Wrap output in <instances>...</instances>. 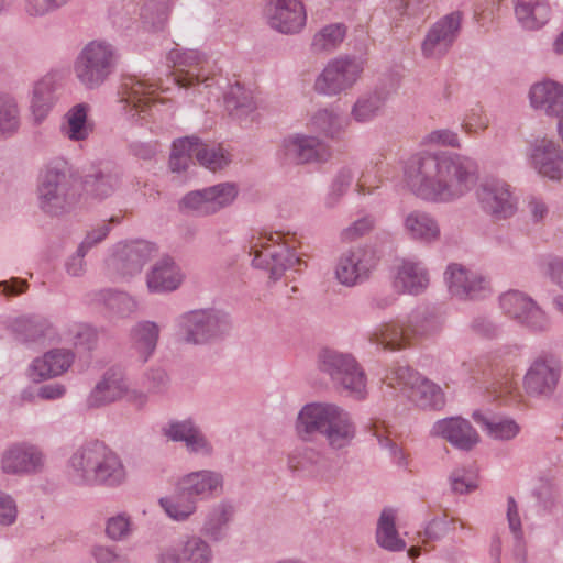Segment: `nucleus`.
Here are the masks:
<instances>
[{"label": "nucleus", "instance_id": "338daca9", "mask_svg": "<svg viewBox=\"0 0 563 563\" xmlns=\"http://www.w3.org/2000/svg\"><path fill=\"white\" fill-rule=\"evenodd\" d=\"M488 126V119L482 114L481 108H473L466 114L462 128L466 133L476 132L477 129L484 130Z\"/></svg>", "mask_w": 563, "mask_h": 563}, {"label": "nucleus", "instance_id": "cd10ccee", "mask_svg": "<svg viewBox=\"0 0 563 563\" xmlns=\"http://www.w3.org/2000/svg\"><path fill=\"white\" fill-rule=\"evenodd\" d=\"M157 87V84H150L134 76L123 77L119 95L121 102L125 103L124 109L134 111L132 117L146 113L151 109V103L154 102L152 95Z\"/></svg>", "mask_w": 563, "mask_h": 563}, {"label": "nucleus", "instance_id": "2f4dec72", "mask_svg": "<svg viewBox=\"0 0 563 563\" xmlns=\"http://www.w3.org/2000/svg\"><path fill=\"white\" fill-rule=\"evenodd\" d=\"M531 106L543 111L547 115L560 118L563 115V86L547 80L536 84L530 89Z\"/></svg>", "mask_w": 563, "mask_h": 563}, {"label": "nucleus", "instance_id": "680f3d73", "mask_svg": "<svg viewBox=\"0 0 563 563\" xmlns=\"http://www.w3.org/2000/svg\"><path fill=\"white\" fill-rule=\"evenodd\" d=\"M144 385L148 393L163 395L168 390L169 377L162 368H153L146 373Z\"/></svg>", "mask_w": 563, "mask_h": 563}, {"label": "nucleus", "instance_id": "6e6d98bb", "mask_svg": "<svg viewBox=\"0 0 563 563\" xmlns=\"http://www.w3.org/2000/svg\"><path fill=\"white\" fill-rule=\"evenodd\" d=\"M453 493H470L481 488L478 477L468 471L456 470L450 476Z\"/></svg>", "mask_w": 563, "mask_h": 563}, {"label": "nucleus", "instance_id": "a878e982", "mask_svg": "<svg viewBox=\"0 0 563 563\" xmlns=\"http://www.w3.org/2000/svg\"><path fill=\"white\" fill-rule=\"evenodd\" d=\"M531 164L542 176L553 180L563 178V151L552 140H536L531 147Z\"/></svg>", "mask_w": 563, "mask_h": 563}, {"label": "nucleus", "instance_id": "de8ad7c7", "mask_svg": "<svg viewBox=\"0 0 563 563\" xmlns=\"http://www.w3.org/2000/svg\"><path fill=\"white\" fill-rule=\"evenodd\" d=\"M100 298L111 312L121 318L130 317L137 308L134 298L124 291L112 289L102 290Z\"/></svg>", "mask_w": 563, "mask_h": 563}, {"label": "nucleus", "instance_id": "39448f33", "mask_svg": "<svg viewBox=\"0 0 563 563\" xmlns=\"http://www.w3.org/2000/svg\"><path fill=\"white\" fill-rule=\"evenodd\" d=\"M120 59L118 49L104 41H91L84 46L74 63V73L86 89L101 87L115 71Z\"/></svg>", "mask_w": 563, "mask_h": 563}, {"label": "nucleus", "instance_id": "9b49d317", "mask_svg": "<svg viewBox=\"0 0 563 563\" xmlns=\"http://www.w3.org/2000/svg\"><path fill=\"white\" fill-rule=\"evenodd\" d=\"M233 183H221L187 192L179 201V210L196 217H208L229 207L238 197Z\"/></svg>", "mask_w": 563, "mask_h": 563}, {"label": "nucleus", "instance_id": "c9c22d12", "mask_svg": "<svg viewBox=\"0 0 563 563\" xmlns=\"http://www.w3.org/2000/svg\"><path fill=\"white\" fill-rule=\"evenodd\" d=\"M397 518L398 510L393 507H386L380 512L376 528L375 537L377 544L391 552L404 551L407 545L396 529Z\"/></svg>", "mask_w": 563, "mask_h": 563}, {"label": "nucleus", "instance_id": "0eeeda50", "mask_svg": "<svg viewBox=\"0 0 563 563\" xmlns=\"http://www.w3.org/2000/svg\"><path fill=\"white\" fill-rule=\"evenodd\" d=\"M180 339L187 344L205 345L222 340L232 329L230 316L218 309H196L177 318Z\"/></svg>", "mask_w": 563, "mask_h": 563}, {"label": "nucleus", "instance_id": "052dcab7", "mask_svg": "<svg viewBox=\"0 0 563 563\" xmlns=\"http://www.w3.org/2000/svg\"><path fill=\"white\" fill-rule=\"evenodd\" d=\"M195 427L191 420L170 421L162 428V433L174 442H185Z\"/></svg>", "mask_w": 563, "mask_h": 563}, {"label": "nucleus", "instance_id": "a211bd4d", "mask_svg": "<svg viewBox=\"0 0 563 563\" xmlns=\"http://www.w3.org/2000/svg\"><path fill=\"white\" fill-rule=\"evenodd\" d=\"M45 454L30 443H15L9 446L1 455V470L12 475H36L44 471Z\"/></svg>", "mask_w": 563, "mask_h": 563}, {"label": "nucleus", "instance_id": "1a4fd4ad", "mask_svg": "<svg viewBox=\"0 0 563 563\" xmlns=\"http://www.w3.org/2000/svg\"><path fill=\"white\" fill-rule=\"evenodd\" d=\"M318 367L330 377L335 389L357 399L364 398L365 374L352 354L322 349L318 354Z\"/></svg>", "mask_w": 563, "mask_h": 563}, {"label": "nucleus", "instance_id": "7c9ffc66", "mask_svg": "<svg viewBox=\"0 0 563 563\" xmlns=\"http://www.w3.org/2000/svg\"><path fill=\"white\" fill-rule=\"evenodd\" d=\"M429 284V276L421 262L404 260L397 268L393 287L397 292L418 295Z\"/></svg>", "mask_w": 563, "mask_h": 563}, {"label": "nucleus", "instance_id": "603ef678", "mask_svg": "<svg viewBox=\"0 0 563 563\" xmlns=\"http://www.w3.org/2000/svg\"><path fill=\"white\" fill-rule=\"evenodd\" d=\"M192 136H185L174 141L169 156V168L174 173H180L188 168L195 158Z\"/></svg>", "mask_w": 563, "mask_h": 563}, {"label": "nucleus", "instance_id": "6e6552de", "mask_svg": "<svg viewBox=\"0 0 563 563\" xmlns=\"http://www.w3.org/2000/svg\"><path fill=\"white\" fill-rule=\"evenodd\" d=\"M384 382L388 387L399 389L415 406L421 409L439 410L445 405L441 387L408 365H397L390 368Z\"/></svg>", "mask_w": 563, "mask_h": 563}, {"label": "nucleus", "instance_id": "37998d69", "mask_svg": "<svg viewBox=\"0 0 563 563\" xmlns=\"http://www.w3.org/2000/svg\"><path fill=\"white\" fill-rule=\"evenodd\" d=\"M224 107L229 115L235 119H242L252 113L256 104L252 91L240 82H236L225 92Z\"/></svg>", "mask_w": 563, "mask_h": 563}, {"label": "nucleus", "instance_id": "6ab92c4d", "mask_svg": "<svg viewBox=\"0 0 563 563\" xmlns=\"http://www.w3.org/2000/svg\"><path fill=\"white\" fill-rule=\"evenodd\" d=\"M155 251V244L143 240L119 244L108 260V267L122 277H132L141 273Z\"/></svg>", "mask_w": 563, "mask_h": 563}, {"label": "nucleus", "instance_id": "13d9d810", "mask_svg": "<svg viewBox=\"0 0 563 563\" xmlns=\"http://www.w3.org/2000/svg\"><path fill=\"white\" fill-rule=\"evenodd\" d=\"M167 7L164 3L148 1L141 9V16L145 22L158 30L162 29L167 20Z\"/></svg>", "mask_w": 563, "mask_h": 563}, {"label": "nucleus", "instance_id": "bb28decb", "mask_svg": "<svg viewBox=\"0 0 563 563\" xmlns=\"http://www.w3.org/2000/svg\"><path fill=\"white\" fill-rule=\"evenodd\" d=\"M184 274L174 258L165 256L146 273V286L151 294H166L179 288Z\"/></svg>", "mask_w": 563, "mask_h": 563}, {"label": "nucleus", "instance_id": "69168bd1", "mask_svg": "<svg viewBox=\"0 0 563 563\" xmlns=\"http://www.w3.org/2000/svg\"><path fill=\"white\" fill-rule=\"evenodd\" d=\"M427 141L431 144L460 147L459 136L449 129L434 130L428 134Z\"/></svg>", "mask_w": 563, "mask_h": 563}, {"label": "nucleus", "instance_id": "f03ea898", "mask_svg": "<svg viewBox=\"0 0 563 563\" xmlns=\"http://www.w3.org/2000/svg\"><path fill=\"white\" fill-rule=\"evenodd\" d=\"M71 478L88 486L115 488L125 483L126 468L120 455L100 440L76 448L67 461Z\"/></svg>", "mask_w": 563, "mask_h": 563}, {"label": "nucleus", "instance_id": "ea45409f", "mask_svg": "<svg viewBox=\"0 0 563 563\" xmlns=\"http://www.w3.org/2000/svg\"><path fill=\"white\" fill-rule=\"evenodd\" d=\"M161 329L154 321H140L131 329V341L143 362L155 352Z\"/></svg>", "mask_w": 563, "mask_h": 563}, {"label": "nucleus", "instance_id": "4d7b16f0", "mask_svg": "<svg viewBox=\"0 0 563 563\" xmlns=\"http://www.w3.org/2000/svg\"><path fill=\"white\" fill-rule=\"evenodd\" d=\"M70 0H25L24 10L30 16H45L65 7Z\"/></svg>", "mask_w": 563, "mask_h": 563}, {"label": "nucleus", "instance_id": "b1692460", "mask_svg": "<svg viewBox=\"0 0 563 563\" xmlns=\"http://www.w3.org/2000/svg\"><path fill=\"white\" fill-rule=\"evenodd\" d=\"M324 151V144L318 137L292 134L284 139L279 155L285 163L301 165L321 161Z\"/></svg>", "mask_w": 563, "mask_h": 563}, {"label": "nucleus", "instance_id": "a18cd8bd", "mask_svg": "<svg viewBox=\"0 0 563 563\" xmlns=\"http://www.w3.org/2000/svg\"><path fill=\"white\" fill-rule=\"evenodd\" d=\"M54 91L55 87L52 78H43L34 86L31 109L37 123L48 114L55 100Z\"/></svg>", "mask_w": 563, "mask_h": 563}, {"label": "nucleus", "instance_id": "bf43d9fd", "mask_svg": "<svg viewBox=\"0 0 563 563\" xmlns=\"http://www.w3.org/2000/svg\"><path fill=\"white\" fill-rule=\"evenodd\" d=\"M71 341L75 346L91 350L97 342V332L88 324L79 323L69 329Z\"/></svg>", "mask_w": 563, "mask_h": 563}, {"label": "nucleus", "instance_id": "e433bc0d", "mask_svg": "<svg viewBox=\"0 0 563 563\" xmlns=\"http://www.w3.org/2000/svg\"><path fill=\"white\" fill-rule=\"evenodd\" d=\"M515 15L523 29L538 30L550 19L551 8L548 0H512Z\"/></svg>", "mask_w": 563, "mask_h": 563}, {"label": "nucleus", "instance_id": "9d476101", "mask_svg": "<svg viewBox=\"0 0 563 563\" xmlns=\"http://www.w3.org/2000/svg\"><path fill=\"white\" fill-rule=\"evenodd\" d=\"M280 232L260 235L251 245L254 253L252 265L269 272V277L279 279L287 269L300 271L303 261L283 241Z\"/></svg>", "mask_w": 563, "mask_h": 563}, {"label": "nucleus", "instance_id": "72a5a7b5", "mask_svg": "<svg viewBox=\"0 0 563 563\" xmlns=\"http://www.w3.org/2000/svg\"><path fill=\"white\" fill-rule=\"evenodd\" d=\"M519 347H507L495 354L488 362V373L496 382L493 383V394L496 398L503 397L511 390V363L518 356Z\"/></svg>", "mask_w": 563, "mask_h": 563}, {"label": "nucleus", "instance_id": "4be33fe9", "mask_svg": "<svg viewBox=\"0 0 563 563\" xmlns=\"http://www.w3.org/2000/svg\"><path fill=\"white\" fill-rule=\"evenodd\" d=\"M445 279L451 295L462 300L484 298L489 291L488 283L483 276L459 264L448 267Z\"/></svg>", "mask_w": 563, "mask_h": 563}, {"label": "nucleus", "instance_id": "393cba45", "mask_svg": "<svg viewBox=\"0 0 563 563\" xmlns=\"http://www.w3.org/2000/svg\"><path fill=\"white\" fill-rule=\"evenodd\" d=\"M432 433L445 439L455 449L471 451L479 442V434L471 422L461 417H450L437 421Z\"/></svg>", "mask_w": 563, "mask_h": 563}, {"label": "nucleus", "instance_id": "dca6fc26", "mask_svg": "<svg viewBox=\"0 0 563 563\" xmlns=\"http://www.w3.org/2000/svg\"><path fill=\"white\" fill-rule=\"evenodd\" d=\"M379 255L372 246L354 247L339 257L335 276L345 286H354L367 277L379 261Z\"/></svg>", "mask_w": 563, "mask_h": 563}, {"label": "nucleus", "instance_id": "412c9836", "mask_svg": "<svg viewBox=\"0 0 563 563\" xmlns=\"http://www.w3.org/2000/svg\"><path fill=\"white\" fill-rule=\"evenodd\" d=\"M477 197L483 210L497 220L510 218L516 212L509 186L503 180L484 181L477 190Z\"/></svg>", "mask_w": 563, "mask_h": 563}, {"label": "nucleus", "instance_id": "8fccbe9b", "mask_svg": "<svg viewBox=\"0 0 563 563\" xmlns=\"http://www.w3.org/2000/svg\"><path fill=\"white\" fill-rule=\"evenodd\" d=\"M311 126L325 136L335 137L343 131L345 120L333 110L321 109L311 118Z\"/></svg>", "mask_w": 563, "mask_h": 563}, {"label": "nucleus", "instance_id": "4c0bfd02", "mask_svg": "<svg viewBox=\"0 0 563 563\" xmlns=\"http://www.w3.org/2000/svg\"><path fill=\"white\" fill-rule=\"evenodd\" d=\"M212 553L207 542L198 537H190L184 543L179 555L165 552L158 563H210Z\"/></svg>", "mask_w": 563, "mask_h": 563}, {"label": "nucleus", "instance_id": "774afa93", "mask_svg": "<svg viewBox=\"0 0 563 563\" xmlns=\"http://www.w3.org/2000/svg\"><path fill=\"white\" fill-rule=\"evenodd\" d=\"M374 435L377 438V441L382 448H386L389 450L390 456L398 466L407 465V460L404 452L401 451L400 448H398V445L394 441H391L378 429H375Z\"/></svg>", "mask_w": 563, "mask_h": 563}, {"label": "nucleus", "instance_id": "7ed1b4c3", "mask_svg": "<svg viewBox=\"0 0 563 563\" xmlns=\"http://www.w3.org/2000/svg\"><path fill=\"white\" fill-rule=\"evenodd\" d=\"M296 430L306 441L311 440L314 434H321L335 450L347 446L356 433L350 413L332 402L305 405L298 413Z\"/></svg>", "mask_w": 563, "mask_h": 563}, {"label": "nucleus", "instance_id": "c756f323", "mask_svg": "<svg viewBox=\"0 0 563 563\" xmlns=\"http://www.w3.org/2000/svg\"><path fill=\"white\" fill-rule=\"evenodd\" d=\"M75 355L70 350L53 349L36 357L29 367V377L42 382L65 373L73 364Z\"/></svg>", "mask_w": 563, "mask_h": 563}, {"label": "nucleus", "instance_id": "f257e3e1", "mask_svg": "<svg viewBox=\"0 0 563 563\" xmlns=\"http://www.w3.org/2000/svg\"><path fill=\"white\" fill-rule=\"evenodd\" d=\"M405 181L419 198L450 202L468 192L477 180V164L470 157L449 152H423L405 166Z\"/></svg>", "mask_w": 563, "mask_h": 563}, {"label": "nucleus", "instance_id": "c85d7f7f", "mask_svg": "<svg viewBox=\"0 0 563 563\" xmlns=\"http://www.w3.org/2000/svg\"><path fill=\"white\" fill-rule=\"evenodd\" d=\"M13 331L18 339L24 343L45 344L58 338L53 322L43 316L32 314L18 318L13 323Z\"/></svg>", "mask_w": 563, "mask_h": 563}, {"label": "nucleus", "instance_id": "0e129e2a", "mask_svg": "<svg viewBox=\"0 0 563 563\" xmlns=\"http://www.w3.org/2000/svg\"><path fill=\"white\" fill-rule=\"evenodd\" d=\"M374 225V218L371 216H366L354 221L351 225L345 228L342 231L341 236L344 241H353L371 232Z\"/></svg>", "mask_w": 563, "mask_h": 563}, {"label": "nucleus", "instance_id": "473e14b6", "mask_svg": "<svg viewBox=\"0 0 563 563\" xmlns=\"http://www.w3.org/2000/svg\"><path fill=\"white\" fill-rule=\"evenodd\" d=\"M404 230L413 241L431 244L440 239V225L437 219L421 210H412L404 217Z\"/></svg>", "mask_w": 563, "mask_h": 563}, {"label": "nucleus", "instance_id": "f8f14e48", "mask_svg": "<svg viewBox=\"0 0 563 563\" xmlns=\"http://www.w3.org/2000/svg\"><path fill=\"white\" fill-rule=\"evenodd\" d=\"M363 70L364 63L360 57L340 56L330 60L323 71L317 77L314 89L321 95H339L352 88Z\"/></svg>", "mask_w": 563, "mask_h": 563}, {"label": "nucleus", "instance_id": "5701e85b", "mask_svg": "<svg viewBox=\"0 0 563 563\" xmlns=\"http://www.w3.org/2000/svg\"><path fill=\"white\" fill-rule=\"evenodd\" d=\"M122 176L121 166L112 162H104L90 168L84 176L82 187L88 196L102 200L119 188Z\"/></svg>", "mask_w": 563, "mask_h": 563}, {"label": "nucleus", "instance_id": "e2e57ef3", "mask_svg": "<svg viewBox=\"0 0 563 563\" xmlns=\"http://www.w3.org/2000/svg\"><path fill=\"white\" fill-rule=\"evenodd\" d=\"M184 443L191 453L211 455L213 452L211 443L197 426L192 429V433L189 434Z\"/></svg>", "mask_w": 563, "mask_h": 563}, {"label": "nucleus", "instance_id": "864d4df0", "mask_svg": "<svg viewBox=\"0 0 563 563\" xmlns=\"http://www.w3.org/2000/svg\"><path fill=\"white\" fill-rule=\"evenodd\" d=\"M19 126V109L15 101L7 95H0V136L12 135Z\"/></svg>", "mask_w": 563, "mask_h": 563}, {"label": "nucleus", "instance_id": "3c124183", "mask_svg": "<svg viewBox=\"0 0 563 563\" xmlns=\"http://www.w3.org/2000/svg\"><path fill=\"white\" fill-rule=\"evenodd\" d=\"M159 503L167 516L174 520H184L196 509L191 495H165Z\"/></svg>", "mask_w": 563, "mask_h": 563}, {"label": "nucleus", "instance_id": "423d86ee", "mask_svg": "<svg viewBox=\"0 0 563 563\" xmlns=\"http://www.w3.org/2000/svg\"><path fill=\"white\" fill-rule=\"evenodd\" d=\"M442 327L439 316L428 310L410 314L407 324L387 322L378 325L369 333V341L388 350H400L412 340L437 333Z\"/></svg>", "mask_w": 563, "mask_h": 563}, {"label": "nucleus", "instance_id": "4468645a", "mask_svg": "<svg viewBox=\"0 0 563 563\" xmlns=\"http://www.w3.org/2000/svg\"><path fill=\"white\" fill-rule=\"evenodd\" d=\"M562 374V363L553 354H541L530 365L523 378L528 395L550 397L555 391Z\"/></svg>", "mask_w": 563, "mask_h": 563}, {"label": "nucleus", "instance_id": "2eb2a0df", "mask_svg": "<svg viewBox=\"0 0 563 563\" xmlns=\"http://www.w3.org/2000/svg\"><path fill=\"white\" fill-rule=\"evenodd\" d=\"M462 13L451 12L439 19L428 30L422 44L421 53L426 58L440 59L445 56L461 31Z\"/></svg>", "mask_w": 563, "mask_h": 563}, {"label": "nucleus", "instance_id": "09e8293b", "mask_svg": "<svg viewBox=\"0 0 563 563\" xmlns=\"http://www.w3.org/2000/svg\"><path fill=\"white\" fill-rule=\"evenodd\" d=\"M346 26L343 23H334L324 26L318 32L311 43L316 53L334 49L345 37Z\"/></svg>", "mask_w": 563, "mask_h": 563}, {"label": "nucleus", "instance_id": "f704fd0d", "mask_svg": "<svg viewBox=\"0 0 563 563\" xmlns=\"http://www.w3.org/2000/svg\"><path fill=\"white\" fill-rule=\"evenodd\" d=\"M128 390L122 375L114 371H107L102 379L95 386L87 398V406L99 408L120 399Z\"/></svg>", "mask_w": 563, "mask_h": 563}, {"label": "nucleus", "instance_id": "79ce46f5", "mask_svg": "<svg viewBox=\"0 0 563 563\" xmlns=\"http://www.w3.org/2000/svg\"><path fill=\"white\" fill-rule=\"evenodd\" d=\"M89 109V104L78 103L67 111L65 123L62 126L65 136L75 142L88 139L92 132V124L88 121Z\"/></svg>", "mask_w": 563, "mask_h": 563}, {"label": "nucleus", "instance_id": "aec40b11", "mask_svg": "<svg viewBox=\"0 0 563 563\" xmlns=\"http://www.w3.org/2000/svg\"><path fill=\"white\" fill-rule=\"evenodd\" d=\"M265 14L271 27L284 34L299 32L307 19L300 0H269Z\"/></svg>", "mask_w": 563, "mask_h": 563}, {"label": "nucleus", "instance_id": "f3484780", "mask_svg": "<svg viewBox=\"0 0 563 563\" xmlns=\"http://www.w3.org/2000/svg\"><path fill=\"white\" fill-rule=\"evenodd\" d=\"M168 62L175 67L174 81L180 88H189L203 82L209 87L210 77L205 74L207 66V57L205 54L187 49L181 51L174 48L168 53Z\"/></svg>", "mask_w": 563, "mask_h": 563}, {"label": "nucleus", "instance_id": "ddd939ff", "mask_svg": "<svg viewBox=\"0 0 563 563\" xmlns=\"http://www.w3.org/2000/svg\"><path fill=\"white\" fill-rule=\"evenodd\" d=\"M503 312L532 332H545L551 321L538 303L519 290H509L499 298Z\"/></svg>", "mask_w": 563, "mask_h": 563}, {"label": "nucleus", "instance_id": "20e7f679", "mask_svg": "<svg viewBox=\"0 0 563 563\" xmlns=\"http://www.w3.org/2000/svg\"><path fill=\"white\" fill-rule=\"evenodd\" d=\"M38 207L49 217L73 210L78 201L77 179L66 164L48 166L37 187Z\"/></svg>", "mask_w": 563, "mask_h": 563}, {"label": "nucleus", "instance_id": "a19ab883", "mask_svg": "<svg viewBox=\"0 0 563 563\" xmlns=\"http://www.w3.org/2000/svg\"><path fill=\"white\" fill-rule=\"evenodd\" d=\"M474 421L493 439L508 441L514 439L520 431L517 422L509 418H503L495 415H486L482 411H474L472 415Z\"/></svg>", "mask_w": 563, "mask_h": 563}, {"label": "nucleus", "instance_id": "58836bf2", "mask_svg": "<svg viewBox=\"0 0 563 563\" xmlns=\"http://www.w3.org/2000/svg\"><path fill=\"white\" fill-rule=\"evenodd\" d=\"M177 488L179 493H213L223 488V476L210 470L192 472L178 481Z\"/></svg>", "mask_w": 563, "mask_h": 563}, {"label": "nucleus", "instance_id": "5fc2aeb1", "mask_svg": "<svg viewBox=\"0 0 563 563\" xmlns=\"http://www.w3.org/2000/svg\"><path fill=\"white\" fill-rule=\"evenodd\" d=\"M354 175L350 168H341L334 177L330 192L328 195L327 205L333 207L339 199L346 192L352 184Z\"/></svg>", "mask_w": 563, "mask_h": 563}, {"label": "nucleus", "instance_id": "c03bdc74", "mask_svg": "<svg viewBox=\"0 0 563 563\" xmlns=\"http://www.w3.org/2000/svg\"><path fill=\"white\" fill-rule=\"evenodd\" d=\"M192 145L197 162L210 170L222 169L230 163L229 155L221 146L205 144L197 136H192Z\"/></svg>", "mask_w": 563, "mask_h": 563}, {"label": "nucleus", "instance_id": "49530a36", "mask_svg": "<svg viewBox=\"0 0 563 563\" xmlns=\"http://www.w3.org/2000/svg\"><path fill=\"white\" fill-rule=\"evenodd\" d=\"M385 106V97L380 92L361 96L352 107L351 115L358 123L372 121L378 117Z\"/></svg>", "mask_w": 563, "mask_h": 563}]
</instances>
